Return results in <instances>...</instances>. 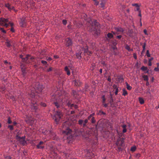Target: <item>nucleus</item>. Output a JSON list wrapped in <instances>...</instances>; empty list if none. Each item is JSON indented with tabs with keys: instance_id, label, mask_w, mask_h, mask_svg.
<instances>
[{
	"instance_id": "obj_59",
	"label": "nucleus",
	"mask_w": 159,
	"mask_h": 159,
	"mask_svg": "<svg viewBox=\"0 0 159 159\" xmlns=\"http://www.w3.org/2000/svg\"><path fill=\"white\" fill-rule=\"evenodd\" d=\"M52 59V58L51 57H48L47 59V60L48 61H51Z\"/></svg>"
},
{
	"instance_id": "obj_36",
	"label": "nucleus",
	"mask_w": 159,
	"mask_h": 159,
	"mask_svg": "<svg viewBox=\"0 0 159 159\" xmlns=\"http://www.w3.org/2000/svg\"><path fill=\"white\" fill-rule=\"evenodd\" d=\"M5 89V88L3 87H2L0 89V91H1L2 93L4 91Z\"/></svg>"
},
{
	"instance_id": "obj_64",
	"label": "nucleus",
	"mask_w": 159,
	"mask_h": 159,
	"mask_svg": "<svg viewBox=\"0 0 159 159\" xmlns=\"http://www.w3.org/2000/svg\"><path fill=\"white\" fill-rule=\"evenodd\" d=\"M54 58L57 59L59 57L57 55H54Z\"/></svg>"
},
{
	"instance_id": "obj_8",
	"label": "nucleus",
	"mask_w": 159,
	"mask_h": 159,
	"mask_svg": "<svg viewBox=\"0 0 159 159\" xmlns=\"http://www.w3.org/2000/svg\"><path fill=\"white\" fill-rule=\"evenodd\" d=\"M44 142L42 141H40L39 144L37 145V148L38 149H42L44 148V145H43Z\"/></svg>"
},
{
	"instance_id": "obj_12",
	"label": "nucleus",
	"mask_w": 159,
	"mask_h": 159,
	"mask_svg": "<svg viewBox=\"0 0 159 159\" xmlns=\"http://www.w3.org/2000/svg\"><path fill=\"white\" fill-rule=\"evenodd\" d=\"M30 3L29 4L27 5V7L28 8H29V7H30V6H31V9H33V7H34V5H35L34 3V2L33 1H31L30 2Z\"/></svg>"
},
{
	"instance_id": "obj_54",
	"label": "nucleus",
	"mask_w": 159,
	"mask_h": 159,
	"mask_svg": "<svg viewBox=\"0 0 159 159\" xmlns=\"http://www.w3.org/2000/svg\"><path fill=\"white\" fill-rule=\"evenodd\" d=\"M116 37L117 38L120 39L122 37V36L121 35H118L116 36Z\"/></svg>"
},
{
	"instance_id": "obj_2",
	"label": "nucleus",
	"mask_w": 159,
	"mask_h": 159,
	"mask_svg": "<svg viewBox=\"0 0 159 159\" xmlns=\"http://www.w3.org/2000/svg\"><path fill=\"white\" fill-rule=\"evenodd\" d=\"M66 125V123L63 125L62 133L64 135L66 136V137L67 139H71L72 137L71 135L72 131Z\"/></svg>"
},
{
	"instance_id": "obj_4",
	"label": "nucleus",
	"mask_w": 159,
	"mask_h": 159,
	"mask_svg": "<svg viewBox=\"0 0 159 159\" xmlns=\"http://www.w3.org/2000/svg\"><path fill=\"white\" fill-rule=\"evenodd\" d=\"M20 58L23 62H26L27 63H28L30 62V61L34 59V58L31 57L30 55H27L25 57H23V56L22 55H20Z\"/></svg>"
},
{
	"instance_id": "obj_20",
	"label": "nucleus",
	"mask_w": 159,
	"mask_h": 159,
	"mask_svg": "<svg viewBox=\"0 0 159 159\" xmlns=\"http://www.w3.org/2000/svg\"><path fill=\"white\" fill-rule=\"evenodd\" d=\"M21 70H22V72L23 73H25V68H24V65L23 64H21Z\"/></svg>"
},
{
	"instance_id": "obj_44",
	"label": "nucleus",
	"mask_w": 159,
	"mask_h": 159,
	"mask_svg": "<svg viewBox=\"0 0 159 159\" xmlns=\"http://www.w3.org/2000/svg\"><path fill=\"white\" fill-rule=\"evenodd\" d=\"M146 46V43H144L143 45V50H145V47Z\"/></svg>"
},
{
	"instance_id": "obj_61",
	"label": "nucleus",
	"mask_w": 159,
	"mask_h": 159,
	"mask_svg": "<svg viewBox=\"0 0 159 159\" xmlns=\"http://www.w3.org/2000/svg\"><path fill=\"white\" fill-rule=\"evenodd\" d=\"M122 127L123 128H126V125H122Z\"/></svg>"
},
{
	"instance_id": "obj_3",
	"label": "nucleus",
	"mask_w": 159,
	"mask_h": 159,
	"mask_svg": "<svg viewBox=\"0 0 159 159\" xmlns=\"http://www.w3.org/2000/svg\"><path fill=\"white\" fill-rule=\"evenodd\" d=\"M62 116L63 115L61 112L58 111H57L53 116V118L57 123H58L60 119L62 118Z\"/></svg>"
},
{
	"instance_id": "obj_37",
	"label": "nucleus",
	"mask_w": 159,
	"mask_h": 159,
	"mask_svg": "<svg viewBox=\"0 0 159 159\" xmlns=\"http://www.w3.org/2000/svg\"><path fill=\"white\" fill-rule=\"evenodd\" d=\"M115 88L116 89V91H115V94L116 95L117 94V93H118V89L117 87H116Z\"/></svg>"
},
{
	"instance_id": "obj_62",
	"label": "nucleus",
	"mask_w": 159,
	"mask_h": 159,
	"mask_svg": "<svg viewBox=\"0 0 159 159\" xmlns=\"http://www.w3.org/2000/svg\"><path fill=\"white\" fill-rule=\"evenodd\" d=\"M74 107V108L75 109H76L78 108V106L76 105H74L73 107Z\"/></svg>"
},
{
	"instance_id": "obj_55",
	"label": "nucleus",
	"mask_w": 159,
	"mask_h": 159,
	"mask_svg": "<svg viewBox=\"0 0 159 159\" xmlns=\"http://www.w3.org/2000/svg\"><path fill=\"white\" fill-rule=\"evenodd\" d=\"M66 72L67 73V74L68 75H70V73L69 70H67V71H66Z\"/></svg>"
},
{
	"instance_id": "obj_43",
	"label": "nucleus",
	"mask_w": 159,
	"mask_h": 159,
	"mask_svg": "<svg viewBox=\"0 0 159 159\" xmlns=\"http://www.w3.org/2000/svg\"><path fill=\"white\" fill-rule=\"evenodd\" d=\"M41 106L45 107L46 106V104L44 103L41 102L40 104Z\"/></svg>"
},
{
	"instance_id": "obj_32",
	"label": "nucleus",
	"mask_w": 159,
	"mask_h": 159,
	"mask_svg": "<svg viewBox=\"0 0 159 159\" xmlns=\"http://www.w3.org/2000/svg\"><path fill=\"white\" fill-rule=\"evenodd\" d=\"M8 128H9L10 130H12L13 129V126L12 125H9L8 126Z\"/></svg>"
},
{
	"instance_id": "obj_22",
	"label": "nucleus",
	"mask_w": 159,
	"mask_h": 159,
	"mask_svg": "<svg viewBox=\"0 0 159 159\" xmlns=\"http://www.w3.org/2000/svg\"><path fill=\"white\" fill-rule=\"evenodd\" d=\"M128 94L127 91L125 89H123V93L122 95L124 96L127 95Z\"/></svg>"
},
{
	"instance_id": "obj_23",
	"label": "nucleus",
	"mask_w": 159,
	"mask_h": 159,
	"mask_svg": "<svg viewBox=\"0 0 159 159\" xmlns=\"http://www.w3.org/2000/svg\"><path fill=\"white\" fill-rule=\"evenodd\" d=\"M126 84L127 89L129 90H130L132 89V87L127 82L126 83Z\"/></svg>"
},
{
	"instance_id": "obj_30",
	"label": "nucleus",
	"mask_w": 159,
	"mask_h": 159,
	"mask_svg": "<svg viewBox=\"0 0 159 159\" xmlns=\"http://www.w3.org/2000/svg\"><path fill=\"white\" fill-rule=\"evenodd\" d=\"M136 149V148L135 146L132 147L130 149V150L131 151L134 152V151Z\"/></svg>"
},
{
	"instance_id": "obj_49",
	"label": "nucleus",
	"mask_w": 159,
	"mask_h": 159,
	"mask_svg": "<svg viewBox=\"0 0 159 159\" xmlns=\"http://www.w3.org/2000/svg\"><path fill=\"white\" fill-rule=\"evenodd\" d=\"M0 30H1L2 32H3L4 33H6V31L5 30H4L3 28H0Z\"/></svg>"
},
{
	"instance_id": "obj_46",
	"label": "nucleus",
	"mask_w": 159,
	"mask_h": 159,
	"mask_svg": "<svg viewBox=\"0 0 159 159\" xmlns=\"http://www.w3.org/2000/svg\"><path fill=\"white\" fill-rule=\"evenodd\" d=\"M5 159H11V157L10 156H7L5 157Z\"/></svg>"
},
{
	"instance_id": "obj_16",
	"label": "nucleus",
	"mask_w": 159,
	"mask_h": 159,
	"mask_svg": "<svg viewBox=\"0 0 159 159\" xmlns=\"http://www.w3.org/2000/svg\"><path fill=\"white\" fill-rule=\"evenodd\" d=\"M66 105L68 106V107H73L74 104L71 103H70V102L66 101Z\"/></svg>"
},
{
	"instance_id": "obj_45",
	"label": "nucleus",
	"mask_w": 159,
	"mask_h": 159,
	"mask_svg": "<svg viewBox=\"0 0 159 159\" xmlns=\"http://www.w3.org/2000/svg\"><path fill=\"white\" fill-rule=\"evenodd\" d=\"M21 137H20L18 135H16V138L18 140H19Z\"/></svg>"
},
{
	"instance_id": "obj_35",
	"label": "nucleus",
	"mask_w": 159,
	"mask_h": 159,
	"mask_svg": "<svg viewBox=\"0 0 159 159\" xmlns=\"http://www.w3.org/2000/svg\"><path fill=\"white\" fill-rule=\"evenodd\" d=\"M146 54L147 56L148 57H150V54L149 53V51L148 50L146 52Z\"/></svg>"
},
{
	"instance_id": "obj_25",
	"label": "nucleus",
	"mask_w": 159,
	"mask_h": 159,
	"mask_svg": "<svg viewBox=\"0 0 159 159\" xmlns=\"http://www.w3.org/2000/svg\"><path fill=\"white\" fill-rule=\"evenodd\" d=\"M141 69L143 71H145L148 70V68L147 67L143 66L141 67Z\"/></svg>"
},
{
	"instance_id": "obj_38",
	"label": "nucleus",
	"mask_w": 159,
	"mask_h": 159,
	"mask_svg": "<svg viewBox=\"0 0 159 159\" xmlns=\"http://www.w3.org/2000/svg\"><path fill=\"white\" fill-rule=\"evenodd\" d=\"M83 122V121L82 120H79V123L80 125H82Z\"/></svg>"
},
{
	"instance_id": "obj_50",
	"label": "nucleus",
	"mask_w": 159,
	"mask_h": 159,
	"mask_svg": "<svg viewBox=\"0 0 159 159\" xmlns=\"http://www.w3.org/2000/svg\"><path fill=\"white\" fill-rule=\"evenodd\" d=\"M65 71L66 72L67 71V70H69L68 68V67L67 66H66L65 67Z\"/></svg>"
},
{
	"instance_id": "obj_1",
	"label": "nucleus",
	"mask_w": 159,
	"mask_h": 159,
	"mask_svg": "<svg viewBox=\"0 0 159 159\" xmlns=\"http://www.w3.org/2000/svg\"><path fill=\"white\" fill-rule=\"evenodd\" d=\"M30 90L32 93L31 94V96L32 98H35L37 95V93H39L42 91V89L41 86L38 83L35 84V87L32 88L31 87L30 88Z\"/></svg>"
},
{
	"instance_id": "obj_53",
	"label": "nucleus",
	"mask_w": 159,
	"mask_h": 159,
	"mask_svg": "<svg viewBox=\"0 0 159 159\" xmlns=\"http://www.w3.org/2000/svg\"><path fill=\"white\" fill-rule=\"evenodd\" d=\"M143 32L145 34H146V35L148 34L147 33V31L146 29H145L144 30Z\"/></svg>"
},
{
	"instance_id": "obj_17",
	"label": "nucleus",
	"mask_w": 159,
	"mask_h": 159,
	"mask_svg": "<svg viewBox=\"0 0 159 159\" xmlns=\"http://www.w3.org/2000/svg\"><path fill=\"white\" fill-rule=\"evenodd\" d=\"M139 102L141 104H142L144 103V100L143 98H139Z\"/></svg>"
},
{
	"instance_id": "obj_10",
	"label": "nucleus",
	"mask_w": 159,
	"mask_h": 159,
	"mask_svg": "<svg viewBox=\"0 0 159 159\" xmlns=\"http://www.w3.org/2000/svg\"><path fill=\"white\" fill-rule=\"evenodd\" d=\"M20 143L23 145H24L26 143L25 141V137L23 136L21 137L20 139L18 140Z\"/></svg>"
},
{
	"instance_id": "obj_42",
	"label": "nucleus",
	"mask_w": 159,
	"mask_h": 159,
	"mask_svg": "<svg viewBox=\"0 0 159 159\" xmlns=\"http://www.w3.org/2000/svg\"><path fill=\"white\" fill-rule=\"evenodd\" d=\"M62 23L64 25H66L67 23V21L65 20H62Z\"/></svg>"
},
{
	"instance_id": "obj_31",
	"label": "nucleus",
	"mask_w": 159,
	"mask_h": 159,
	"mask_svg": "<svg viewBox=\"0 0 159 159\" xmlns=\"http://www.w3.org/2000/svg\"><path fill=\"white\" fill-rule=\"evenodd\" d=\"M9 10L11 11V10H13L15 12H16V11L15 10V9L14 8V7L13 6H11V8L9 9Z\"/></svg>"
},
{
	"instance_id": "obj_33",
	"label": "nucleus",
	"mask_w": 159,
	"mask_h": 159,
	"mask_svg": "<svg viewBox=\"0 0 159 159\" xmlns=\"http://www.w3.org/2000/svg\"><path fill=\"white\" fill-rule=\"evenodd\" d=\"M7 123L9 124H11L12 123V121L11 120L10 117H9L8 118Z\"/></svg>"
},
{
	"instance_id": "obj_6",
	"label": "nucleus",
	"mask_w": 159,
	"mask_h": 159,
	"mask_svg": "<svg viewBox=\"0 0 159 159\" xmlns=\"http://www.w3.org/2000/svg\"><path fill=\"white\" fill-rule=\"evenodd\" d=\"M59 99H60V100L59 101V102H54V103L55 105L57 107V108H58L59 107H60L62 105H63L65 104V103H64V102L65 101V99H61V96H60V97L59 98Z\"/></svg>"
},
{
	"instance_id": "obj_40",
	"label": "nucleus",
	"mask_w": 159,
	"mask_h": 159,
	"mask_svg": "<svg viewBox=\"0 0 159 159\" xmlns=\"http://www.w3.org/2000/svg\"><path fill=\"white\" fill-rule=\"evenodd\" d=\"M132 5L133 6H135L137 7H139V6L138 4L137 3H134L132 4Z\"/></svg>"
},
{
	"instance_id": "obj_7",
	"label": "nucleus",
	"mask_w": 159,
	"mask_h": 159,
	"mask_svg": "<svg viewBox=\"0 0 159 159\" xmlns=\"http://www.w3.org/2000/svg\"><path fill=\"white\" fill-rule=\"evenodd\" d=\"M89 23L92 27H93L94 25L98 26V23L97 22L96 20L93 21L92 20H90L89 21Z\"/></svg>"
},
{
	"instance_id": "obj_29",
	"label": "nucleus",
	"mask_w": 159,
	"mask_h": 159,
	"mask_svg": "<svg viewBox=\"0 0 159 159\" xmlns=\"http://www.w3.org/2000/svg\"><path fill=\"white\" fill-rule=\"evenodd\" d=\"M5 7L9 10V9L11 8V6L8 3L5 4Z\"/></svg>"
},
{
	"instance_id": "obj_27",
	"label": "nucleus",
	"mask_w": 159,
	"mask_h": 159,
	"mask_svg": "<svg viewBox=\"0 0 159 159\" xmlns=\"http://www.w3.org/2000/svg\"><path fill=\"white\" fill-rule=\"evenodd\" d=\"M37 107L34 104L33 105V107H32V109L34 110L35 111H36L37 110Z\"/></svg>"
},
{
	"instance_id": "obj_47",
	"label": "nucleus",
	"mask_w": 159,
	"mask_h": 159,
	"mask_svg": "<svg viewBox=\"0 0 159 159\" xmlns=\"http://www.w3.org/2000/svg\"><path fill=\"white\" fill-rule=\"evenodd\" d=\"M95 122V120L94 117H93L91 120V122L92 123H94Z\"/></svg>"
},
{
	"instance_id": "obj_48",
	"label": "nucleus",
	"mask_w": 159,
	"mask_h": 159,
	"mask_svg": "<svg viewBox=\"0 0 159 159\" xmlns=\"http://www.w3.org/2000/svg\"><path fill=\"white\" fill-rule=\"evenodd\" d=\"M24 21H23L22 22H20V25L21 26H24Z\"/></svg>"
},
{
	"instance_id": "obj_5",
	"label": "nucleus",
	"mask_w": 159,
	"mask_h": 159,
	"mask_svg": "<svg viewBox=\"0 0 159 159\" xmlns=\"http://www.w3.org/2000/svg\"><path fill=\"white\" fill-rule=\"evenodd\" d=\"M8 21V19H5L4 18H0V25L2 26H5L7 27L9 26V23H7Z\"/></svg>"
},
{
	"instance_id": "obj_56",
	"label": "nucleus",
	"mask_w": 159,
	"mask_h": 159,
	"mask_svg": "<svg viewBox=\"0 0 159 159\" xmlns=\"http://www.w3.org/2000/svg\"><path fill=\"white\" fill-rule=\"evenodd\" d=\"M66 72L67 73V74L68 75H70V73L69 70H67V71H66Z\"/></svg>"
},
{
	"instance_id": "obj_63",
	"label": "nucleus",
	"mask_w": 159,
	"mask_h": 159,
	"mask_svg": "<svg viewBox=\"0 0 159 159\" xmlns=\"http://www.w3.org/2000/svg\"><path fill=\"white\" fill-rule=\"evenodd\" d=\"M92 116V114H91L88 117V119L89 120L90 119Z\"/></svg>"
},
{
	"instance_id": "obj_18",
	"label": "nucleus",
	"mask_w": 159,
	"mask_h": 159,
	"mask_svg": "<svg viewBox=\"0 0 159 159\" xmlns=\"http://www.w3.org/2000/svg\"><path fill=\"white\" fill-rule=\"evenodd\" d=\"M142 77H143V80H144L148 81V76L147 75H143Z\"/></svg>"
},
{
	"instance_id": "obj_24",
	"label": "nucleus",
	"mask_w": 159,
	"mask_h": 159,
	"mask_svg": "<svg viewBox=\"0 0 159 159\" xmlns=\"http://www.w3.org/2000/svg\"><path fill=\"white\" fill-rule=\"evenodd\" d=\"M72 94L75 97H77V92L76 91L73 90L72 92Z\"/></svg>"
},
{
	"instance_id": "obj_39",
	"label": "nucleus",
	"mask_w": 159,
	"mask_h": 159,
	"mask_svg": "<svg viewBox=\"0 0 159 159\" xmlns=\"http://www.w3.org/2000/svg\"><path fill=\"white\" fill-rule=\"evenodd\" d=\"M102 102L103 103L105 102L106 99L105 98L104 95H103L102 96Z\"/></svg>"
},
{
	"instance_id": "obj_14",
	"label": "nucleus",
	"mask_w": 159,
	"mask_h": 159,
	"mask_svg": "<svg viewBox=\"0 0 159 159\" xmlns=\"http://www.w3.org/2000/svg\"><path fill=\"white\" fill-rule=\"evenodd\" d=\"M115 29L117 32H123L124 31L123 29L120 27H116Z\"/></svg>"
},
{
	"instance_id": "obj_26",
	"label": "nucleus",
	"mask_w": 159,
	"mask_h": 159,
	"mask_svg": "<svg viewBox=\"0 0 159 159\" xmlns=\"http://www.w3.org/2000/svg\"><path fill=\"white\" fill-rule=\"evenodd\" d=\"M125 48L127 49L128 51H132V49H131L129 46V45H127L125 47Z\"/></svg>"
},
{
	"instance_id": "obj_11",
	"label": "nucleus",
	"mask_w": 159,
	"mask_h": 159,
	"mask_svg": "<svg viewBox=\"0 0 159 159\" xmlns=\"http://www.w3.org/2000/svg\"><path fill=\"white\" fill-rule=\"evenodd\" d=\"M73 84H74L75 85L77 86H79L81 84V82L80 81L78 80L74 81L73 82Z\"/></svg>"
},
{
	"instance_id": "obj_57",
	"label": "nucleus",
	"mask_w": 159,
	"mask_h": 159,
	"mask_svg": "<svg viewBox=\"0 0 159 159\" xmlns=\"http://www.w3.org/2000/svg\"><path fill=\"white\" fill-rule=\"evenodd\" d=\"M52 70V67H50L49 69H48L47 70V71L48 72H49V71H51Z\"/></svg>"
},
{
	"instance_id": "obj_34",
	"label": "nucleus",
	"mask_w": 159,
	"mask_h": 159,
	"mask_svg": "<svg viewBox=\"0 0 159 159\" xmlns=\"http://www.w3.org/2000/svg\"><path fill=\"white\" fill-rule=\"evenodd\" d=\"M6 44L7 46L8 47H9L11 45L10 44V42L9 41H7Z\"/></svg>"
},
{
	"instance_id": "obj_19",
	"label": "nucleus",
	"mask_w": 159,
	"mask_h": 159,
	"mask_svg": "<svg viewBox=\"0 0 159 159\" xmlns=\"http://www.w3.org/2000/svg\"><path fill=\"white\" fill-rule=\"evenodd\" d=\"M82 52H79L76 53V57L80 59L81 58V55Z\"/></svg>"
},
{
	"instance_id": "obj_58",
	"label": "nucleus",
	"mask_w": 159,
	"mask_h": 159,
	"mask_svg": "<svg viewBox=\"0 0 159 159\" xmlns=\"http://www.w3.org/2000/svg\"><path fill=\"white\" fill-rule=\"evenodd\" d=\"M126 132V128H123V133H124Z\"/></svg>"
},
{
	"instance_id": "obj_60",
	"label": "nucleus",
	"mask_w": 159,
	"mask_h": 159,
	"mask_svg": "<svg viewBox=\"0 0 159 159\" xmlns=\"http://www.w3.org/2000/svg\"><path fill=\"white\" fill-rule=\"evenodd\" d=\"M95 1V4L96 5H98L99 2H98L97 1Z\"/></svg>"
},
{
	"instance_id": "obj_9",
	"label": "nucleus",
	"mask_w": 159,
	"mask_h": 159,
	"mask_svg": "<svg viewBox=\"0 0 159 159\" xmlns=\"http://www.w3.org/2000/svg\"><path fill=\"white\" fill-rule=\"evenodd\" d=\"M66 45L67 46L71 45L72 44V42L71 40L69 38H67L66 40Z\"/></svg>"
},
{
	"instance_id": "obj_13",
	"label": "nucleus",
	"mask_w": 159,
	"mask_h": 159,
	"mask_svg": "<svg viewBox=\"0 0 159 159\" xmlns=\"http://www.w3.org/2000/svg\"><path fill=\"white\" fill-rule=\"evenodd\" d=\"M82 50L84 51V53H87V54L88 55H89L90 54H91V53H92V52H91L88 51V48L87 47L86 48H82Z\"/></svg>"
},
{
	"instance_id": "obj_21",
	"label": "nucleus",
	"mask_w": 159,
	"mask_h": 159,
	"mask_svg": "<svg viewBox=\"0 0 159 159\" xmlns=\"http://www.w3.org/2000/svg\"><path fill=\"white\" fill-rule=\"evenodd\" d=\"M10 25L11 26V27H12V26H13V23H12L11 22H9V25ZM11 31H12V32H14V29L12 28V27H11Z\"/></svg>"
},
{
	"instance_id": "obj_52",
	"label": "nucleus",
	"mask_w": 159,
	"mask_h": 159,
	"mask_svg": "<svg viewBox=\"0 0 159 159\" xmlns=\"http://www.w3.org/2000/svg\"><path fill=\"white\" fill-rule=\"evenodd\" d=\"M133 57H134V59H137V56H136V54H135V53H134L133 54Z\"/></svg>"
},
{
	"instance_id": "obj_41",
	"label": "nucleus",
	"mask_w": 159,
	"mask_h": 159,
	"mask_svg": "<svg viewBox=\"0 0 159 159\" xmlns=\"http://www.w3.org/2000/svg\"><path fill=\"white\" fill-rule=\"evenodd\" d=\"M41 63L44 65H46L47 64V62L45 61L42 60L41 61Z\"/></svg>"
},
{
	"instance_id": "obj_51",
	"label": "nucleus",
	"mask_w": 159,
	"mask_h": 159,
	"mask_svg": "<svg viewBox=\"0 0 159 159\" xmlns=\"http://www.w3.org/2000/svg\"><path fill=\"white\" fill-rule=\"evenodd\" d=\"M42 132L43 133H44L45 134L47 135L48 134V133H47V132H48V131H47V130H45L44 131H43Z\"/></svg>"
},
{
	"instance_id": "obj_28",
	"label": "nucleus",
	"mask_w": 159,
	"mask_h": 159,
	"mask_svg": "<svg viewBox=\"0 0 159 159\" xmlns=\"http://www.w3.org/2000/svg\"><path fill=\"white\" fill-rule=\"evenodd\" d=\"M107 37L110 38H112L113 35L112 34L110 33H108L107 34Z\"/></svg>"
},
{
	"instance_id": "obj_15",
	"label": "nucleus",
	"mask_w": 159,
	"mask_h": 159,
	"mask_svg": "<svg viewBox=\"0 0 159 159\" xmlns=\"http://www.w3.org/2000/svg\"><path fill=\"white\" fill-rule=\"evenodd\" d=\"M101 2L100 4V7L103 8L104 7L105 4L106 2V0H100Z\"/></svg>"
}]
</instances>
